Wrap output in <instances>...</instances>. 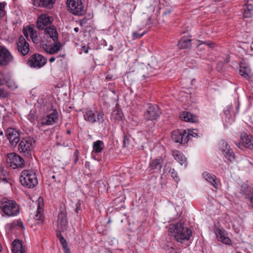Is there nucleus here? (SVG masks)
Masks as SVG:
<instances>
[{"label": "nucleus", "instance_id": "29", "mask_svg": "<svg viewBox=\"0 0 253 253\" xmlns=\"http://www.w3.org/2000/svg\"><path fill=\"white\" fill-rule=\"evenodd\" d=\"M93 151L95 153H100L104 148V143L101 140H97L93 143Z\"/></svg>", "mask_w": 253, "mask_h": 253}, {"label": "nucleus", "instance_id": "20", "mask_svg": "<svg viewBox=\"0 0 253 253\" xmlns=\"http://www.w3.org/2000/svg\"><path fill=\"white\" fill-rule=\"evenodd\" d=\"M12 251L13 253H26L22 241L19 240L13 242Z\"/></svg>", "mask_w": 253, "mask_h": 253}, {"label": "nucleus", "instance_id": "21", "mask_svg": "<svg viewBox=\"0 0 253 253\" xmlns=\"http://www.w3.org/2000/svg\"><path fill=\"white\" fill-rule=\"evenodd\" d=\"M171 153L174 159L180 165H186V158L181 152L177 150H173L171 151Z\"/></svg>", "mask_w": 253, "mask_h": 253}, {"label": "nucleus", "instance_id": "25", "mask_svg": "<svg viewBox=\"0 0 253 253\" xmlns=\"http://www.w3.org/2000/svg\"><path fill=\"white\" fill-rule=\"evenodd\" d=\"M94 113V110H92L90 108L86 109L84 114V120L90 124H94L95 119H93Z\"/></svg>", "mask_w": 253, "mask_h": 253}, {"label": "nucleus", "instance_id": "45", "mask_svg": "<svg viewBox=\"0 0 253 253\" xmlns=\"http://www.w3.org/2000/svg\"><path fill=\"white\" fill-rule=\"evenodd\" d=\"M144 34H145L144 33H143L142 34H139L136 32H134L132 33V37L134 39H138V38H140L141 37H142L144 35Z\"/></svg>", "mask_w": 253, "mask_h": 253}, {"label": "nucleus", "instance_id": "17", "mask_svg": "<svg viewBox=\"0 0 253 253\" xmlns=\"http://www.w3.org/2000/svg\"><path fill=\"white\" fill-rule=\"evenodd\" d=\"M186 131L176 130L173 131L171 138L174 142L181 144L187 143V138H185Z\"/></svg>", "mask_w": 253, "mask_h": 253}, {"label": "nucleus", "instance_id": "2", "mask_svg": "<svg viewBox=\"0 0 253 253\" xmlns=\"http://www.w3.org/2000/svg\"><path fill=\"white\" fill-rule=\"evenodd\" d=\"M169 231L175 240L180 243L188 241L192 234L191 230L183 222H177L169 225Z\"/></svg>", "mask_w": 253, "mask_h": 253}, {"label": "nucleus", "instance_id": "54", "mask_svg": "<svg viewBox=\"0 0 253 253\" xmlns=\"http://www.w3.org/2000/svg\"><path fill=\"white\" fill-rule=\"evenodd\" d=\"M170 12H171V11L170 10H168L164 12L163 14L166 15L170 14Z\"/></svg>", "mask_w": 253, "mask_h": 253}, {"label": "nucleus", "instance_id": "18", "mask_svg": "<svg viewBox=\"0 0 253 253\" xmlns=\"http://www.w3.org/2000/svg\"><path fill=\"white\" fill-rule=\"evenodd\" d=\"M56 0H32V3L36 7H42L51 8Z\"/></svg>", "mask_w": 253, "mask_h": 253}, {"label": "nucleus", "instance_id": "61", "mask_svg": "<svg viewBox=\"0 0 253 253\" xmlns=\"http://www.w3.org/2000/svg\"><path fill=\"white\" fill-rule=\"evenodd\" d=\"M81 22H83V23H85V20L84 19V18L82 20H81Z\"/></svg>", "mask_w": 253, "mask_h": 253}, {"label": "nucleus", "instance_id": "36", "mask_svg": "<svg viewBox=\"0 0 253 253\" xmlns=\"http://www.w3.org/2000/svg\"><path fill=\"white\" fill-rule=\"evenodd\" d=\"M199 136L198 134L195 132L194 130H190L189 133L186 132L185 138H187V142L190 139L192 138V137H197Z\"/></svg>", "mask_w": 253, "mask_h": 253}, {"label": "nucleus", "instance_id": "43", "mask_svg": "<svg viewBox=\"0 0 253 253\" xmlns=\"http://www.w3.org/2000/svg\"><path fill=\"white\" fill-rule=\"evenodd\" d=\"M7 95L8 94L7 91L4 89L0 88V97L5 98Z\"/></svg>", "mask_w": 253, "mask_h": 253}, {"label": "nucleus", "instance_id": "7", "mask_svg": "<svg viewBox=\"0 0 253 253\" xmlns=\"http://www.w3.org/2000/svg\"><path fill=\"white\" fill-rule=\"evenodd\" d=\"M66 3L73 14L82 15L84 13L82 0H67Z\"/></svg>", "mask_w": 253, "mask_h": 253}, {"label": "nucleus", "instance_id": "8", "mask_svg": "<svg viewBox=\"0 0 253 253\" xmlns=\"http://www.w3.org/2000/svg\"><path fill=\"white\" fill-rule=\"evenodd\" d=\"M6 162L13 169L21 168L25 164L24 159L15 153H11L7 155Z\"/></svg>", "mask_w": 253, "mask_h": 253}, {"label": "nucleus", "instance_id": "46", "mask_svg": "<svg viewBox=\"0 0 253 253\" xmlns=\"http://www.w3.org/2000/svg\"><path fill=\"white\" fill-rule=\"evenodd\" d=\"M59 241L62 247L67 246V242L63 237H61Z\"/></svg>", "mask_w": 253, "mask_h": 253}, {"label": "nucleus", "instance_id": "42", "mask_svg": "<svg viewBox=\"0 0 253 253\" xmlns=\"http://www.w3.org/2000/svg\"><path fill=\"white\" fill-rule=\"evenodd\" d=\"M129 138L126 135H124L123 140V146L126 147L129 145Z\"/></svg>", "mask_w": 253, "mask_h": 253}, {"label": "nucleus", "instance_id": "9", "mask_svg": "<svg viewBox=\"0 0 253 253\" xmlns=\"http://www.w3.org/2000/svg\"><path fill=\"white\" fill-rule=\"evenodd\" d=\"M16 48L18 52L23 56L27 55L30 51L29 44L22 35L18 37L16 42Z\"/></svg>", "mask_w": 253, "mask_h": 253}, {"label": "nucleus", "instance_id": "37", "mask_svg": "<svg viewBox=\"0 0 253 253\" xmlns=\"http://www.w3.org/2000/svg\"><path fill=\"white\" fill-rule=\"evenodd\" d=\"M220 149L223 154L225 151H227L228 149H230V146L226 142L222 141L220 143Z\"/></svg>", "mask_w": 253, "mask_h": 253}, {"label": "nucleus", "instance_id": "27", "mask_svg": "<svg viewBox=\"0 0 253 253\" xmlns=\"http://www.w3.org/2000/svg\"><path fill=\"white\" fill-rule=\"evenodd\" d=\"M93 119H95L94 123L103 124L105 122V115L101 111L94 110Z\"/></svg>", "mask_w": 253, "mask_h": 253}, {"label": "nucleus", "instance_id": "26", "mask_svg": "<svg viewBox=\"0 0 253 253\" xmlns=\"http://www.w3.org/2000/svg\"><path fill=\"white\" fill-rule=\"evenodd\" d=\"M216 237H217V240L219 241H220L226 245H229L231 244V240L230 239V238L228 237L225 236L224 231H223L221 230H219L218 233L216 234Z\"/></svg>", "mask_w": 253, "mask_h": 253}, {"label": "nucleus", "instance_id": "53", "mask_svg": "<svg viewBox=\"0 0 253 253\" xmlns=\"http://www.w3.org/2000/svg\"><path fill=\"white\" fill-rule=\"evenodd\" d=\"M56 58V57H51L49 59V61L50 62H53V61H54L55 60Z\"/></svg>", "mask_w": 253, "mask_h": 253}, {"label": "nucleus", "instance_id": "64", "mask_svg": "<svg viewBox=\"0 0 253 253\" xmlns=\"http://www.w3.org/2000/svg\"><path fill=\"white\" fill-rule=\"evenodd\" d=\"M52 178H53V179H54V178H55V175H53V176H52Z\"/></svg>", "mask_w": 253, "mask_h": 253}, {"label": "nucleus", "instance_id": "55", "mask_svg": "<svg viewBox=\"0 0 253 253\" xmlns=\"http://www.w3.org/2000/svg\"><path fill=\"white\" fill-rule=\"evenodd\" d=\"M0 137L4 139V134L2 130H0Z\"/></svg>", "mask_w": 253, "mask_h": 253}, {"label": "nucleus", "instance_id": "22", "mask_svg": "<svg viewBox=\"0 0 253 253\" xmlns=\"http://www.w3.org/2000/svg\"><path fill=\"white\" fill-rule=\"evenodd\" d=\"M180 118L183 121L190 123H196L198 120L196 116L187 111L182 112Z\"/></svg>", "mask_w": 253, "mask_h": 253}, {"label": "nucleus", "instance_id": "33", "mask_svg": "<svg viewBox=\"0 0 253 253\" xmlns=\"http://www.w3.org/2000/svg\"><path fill=\"white\" fill-rule=\"evenodd\" d=\"M223 154L230 162H233L235 160V155L230 148L225 151Z\"/></svg>", "mask_w": 253, "mask_h": 253}, {"label": "nucleus", "instance_id": "49", "mask_svg": "<svg viewBox=\"0 0 253 253\" xmlns=\"http://www.w3.org/2000/svg\"><path fill=\"white\" fill-rule=\"evenodd\" d=\"M23 33L25 37H26V38L28 40V37L30 36L28 32L26 30L25 27H24L23 29Z\"/></svg>", "mask_w": 253, "mask_h": 253}, {"label": "nucleus", "instance_id": "39", "mask_svg": "<svg viewBox=\"0 0 253 253\" xmlns=\"http://www.w3.org/2000/svg\"><path fill=\"white\" fill-rule=\"evenodd\" d=\"M30 37L31 39L32 40V41L34 43H38L39 42V40L38 38V36L36 30L34 33H33L32 34H31L30 36Z\"/></svg>", "mask_w": 253, "mask_h": 253}, {"label": "nucleus", "instance_id": "23", "mask_svg": "<svg viewBox=\"0 0 253 253\" xmlns=\"http://www.w3.org/2000/svg\"><path fill=\"white\" fill-rule=\"evenodd\" d=\"M58 40L54 42L55 43L53 45L46 46L44 47L45 51L47 53L50 54H53L58 52L61 48V43L59 42H57Z\"/></svg>", "mask_w": 253, "mask_h": 253}, {"label": "nucleus", "instance_id": "31", "mask_svg": "<svg viewBox=\"0 0 253 253\" xmlns=\"http://www.w3.org/2000/svg\"><path fill=\"white\" fill-rule=\"evenodd\" d=\"M253 16V5L249 4L246 5L244 8L243 16L245 18H251Z\"/></svg>", "mask_w": 253, "mask_h": 253}, {"label": "nucleus", "instance_id": "48", "mask_svg": "<svg viewBox=\"0 0 253 253\" xmlns=\"http://www.w3.org/2000/svg\"><path fill=\"white\" fill-rule=\"evenodd\" d=\"M74 156L75 157V163H76L79 160V152L78 150H76L74 152Z\"/></svg>", "mask_w": 253, "mask_h": 253}, {"label": "nucleus", "instance_id": "40", "mask_svg": "<svg viewBox=\"0 0 253 253\" xmlns=\"http://www.w3.org/2000/svg\"><path fill=\"white\" fill-rule=\"evenodd\" d=\"M25 28H26V30L27 31V32H28L30 36L35 31V30L34 29V26L33 25H30L27 26L25 27Z\"/></svg>", "mask_w": 253, "mask_h": 253}, {"label": "nucleus", "instance_id": "4", "mask_svg": "<svg viewBox=\"0 0 253 253\" xmlns=\"http://www.w3.org/2000/svg\"><path fill=\"white\" fill-rule=\"evenodd\" d=\"M20 182L24 187L33 188L38 184L37 178L35 173L30 170H24L20 176Z\"/></svg>", "mask_w": 253, "mask_h": 253}, {"label": "nucleus", "instance_id": "30", "mask_svg": "<svg viewBox=\"0 0 253 253\" xmlns=\"http://www.w3.org/2000/svg\"><path fill=\"white\" fill-rule=\"evenodd\" d=\"M43 210L40 207V205L39 204L38 209L37 211V213L35 216V219L37 221H38L37 223L38 224H41L42 223L43 221V215L42 213Z\"/></svg>", "mask_w": 253, "mask_h": 253}, {"label": "nucleus", "instance_id": "35", "mask_svg": "<svg viewBox=\"0 0 253 253\" xmlns=\"http://www.w3.org/2000/svg\"><path fill=\"white\" fill-rule=\"evenodd\" d=\"M239 74L245 78L248 79L250 77L249 72L247 68L241 67L239 71Z\"/></svg>", "mask_w": 253, "mask_h": 253}, {"label": "nucleus", "instance_id": "16", "mask_svg": "<svg viewBox=\"0 0 253 253\" xmlns=\"http://www.w3.org/2000/svg\"><path fill=\"white\" fill-rule=\"evenodd\" d=\"M163 160L161 158L152 159L149 163L148 171L151 173L159 172L162 167Z\"/></svg>", "mask_w": 253, "mask_h": 253}, {"label": "nucleus", "instance_id": "44", "mask_svg": "<svg viewBox=\"0 0 253 253\" xmlns=\"http://www.w3.org/2000/svg\"><path fill=\"white\" fill-rule=\"evenodd\" d=\"M4 4L0 2V18L4 15Z\"/></svg>", "mask_w": 253, "mask_h": 253}, {"label": "nucleus", "instance_id": "60", "mask_svg": "<svg viewBox=\"0 0 253 253\" xmlns=\"http://www.w3.org/2000/svg\"><path fill=\"white\" fill-rule=\"evenodd\" d=\"M3 140V139H2L1 137H0V146L1 145L2 142Z\"/></svg>", "mask_w": 253, "mask_h": 253}, {"label": "nucleus", "instance_id": "24", "mask_svg": "<svg viewBox=\"0 0 253 253\" xmlns=\"http://www.w3.org/2000/svg\"><path fill=\"white\" fill-rule=\"evenodd\" d=\"M242 195H245V198L248 199L251 203H253V188L247 186L242 187L240 192Z\"/></svg>", "mask_w": 253, "mask_h": 253}, {"label": "nucleus", "instance_id": "50", "mask_svg": "<svg viewBox=\"0 0 253 253\" xmlns=\"http://www.w3.org/2000/svg\"><path fill=\"white\" fill-rule=\"evenodd\" d=\"M88 47H86L85 45L82 46V51L84 52L85 53H87L88 52Z\"/></svg>", "mask_w": 253, "mask_h": 253}, {"label": "nucleus", "instance_id": "51", "mask_svg": "<svg viewBox=\"0 0 253 253\" xmlns=\"http://www.w3.org/2000/svg\"><path fill=\"white\" fill-rule=\"evenodd\" d=\"M64 253H71L69 248L68 247V245L62 247Z\"/></svg>", "mask_w": 253, "mask_h": 253}, {"label": "nucleus", "instance_id": "56", "mask_svg": "<svg viewBox=\"0 0 253 253\" xmlns=\"http://www.w3.org/2000/svg\"><path fill=\"white\" fill-rule=\"evenodd\" d=\"M2 181L5 182V183H7L8 182V180L6 178H3L2 179Z\"/></svg>", "mask_w": 253, "mask_h": 253}, {"label": "nucleus", "instance_id": "19", "mask_svg": "<svg viewBox=\"0 0 253 253\" xmlns=\"http://www.w3.org/2000/svg\"><path fill=\"white\" fill-rule=\"evenodd\" d=\"M203 177L210 183H211L215 188H217L218 184L217 178L215 175L210 173L207 171H205L203 173Z\"/></svg>", "mask_w": 253, "mask_h": 253}, {"label": "nucleus", "instance_id": "11", "mask_svg": "<svg viewBox=\"0 0 253 253\" xmlns=\"http://www.w3.org/2000/svg\"><path fill=\"white\" fill-rule=\"evenodd\" d=\"M5 136L12 146H16L20 140L19 132L14 128H7L5 132Z\"/></svg>", "mask_w": 253, "mask_h": 253}, {"label": "nucleus", "instance_id": "34", "mask_svg": "<svg viewBox=\"0 0 253 253\" xmlns=\"http://www.w3.org/2000/svg\"><path fill=\"white\" fill-rule=\"evenodd\" d=\"M122 113L119 110H115L112 114V117L117 121H120L122 118Z\"/></svg>", "mask_w": 253, "mask_h": 253}, {"label": "nucleus", "instance_id": "41", "mask_svg": "<svg viewBox=\"0 0 253 253\" xmlns=\"http://www.w3.org/2000/svg\"><path fill=\"white\" fill-rule=\"evenodd\" d=\"M198 45H200L202 44H204L210 47H213V42H203L202 41H198Z\"/></svg>", "mask_w": 253, "mask_h": 253}, {"label": "nucleus", "instance_id": "6", "mask_svg": "<svg viewBox=\"0 0 253 253\" xmlns=\"http://www.w3.org/2000/svg\"><path fill=\"white\" fill-rule=\"evenodd\" d=\"M46 59L39 53H35L28 59L27 64L31 68H40L46 63Z\"/></svg>", "mask_w": 253, "mask_h": 253}, {"label": "nucleus", "instance_id": "5", "mask_svg": "<svg viewBox=\"0 0 253 253\" xmlns=\"http://www.w3.org/2000/svg\"><path fill=\"white\" fill-rule=\"evenodd\" d=\"M33 139L30 137L22 139L18 145L19 152L22 153L24 156L31 157L33 149Z\"/></svg>", "mask_w": 253, "mask_h": 253}, {"label": "nucleus", "instance_id": "58", "mask_svg": "<svg viewBox=\"0 0 253 253\" xmlns=\"http://www.w3.org/2000/svg\"><path fill=\"white\" fill-rule=\"evenodd\" d=\"M79 30V28L78 27H76V28H74V31L76 32H78Z\"/></svg>", "mask_w": 253, "mask_h": 253}, {"label": "nucleus", "instance_id": "1", "mask_svg": "<svg viewBox=\"0 0 253 253\" xmlns=\"http://www.w3.org/2000/svg\"><path fill=\"white\" fill-rule=\"evenodd\" d=\"M53 21L52 17L47 14L42 13L38 18L37 27L39 30H44V33L48 35L54 42L58 40L57 33L53 26H50Z\"/></svg>", "mask_w": 253, "mask_h": 253}, {"label": "nucleus", "instance_id": "57", "mask_svg": "<svg viewBox=\"0 0 253 253\" xmlns=\"http://www.w3.org/2000/svg\"><path fill=\"white\" fill-rule=\"evenodd\" d=\"M64 56H65V54H62V55L60 54L59 55H58L56 57V58H59V57H64Z\"/></svg>", "mask_w": 253, "mask_h": 253}, {"label": "nucleus", "instance_id": "13", "mask_svg": "<svg viewBox=\"0 0 253 253\" xmlns=\"http://www.w3.org/2000/svg\"><path fill=\"white\" fill-rule=\"evenodd\" d=\"M68 219L67 213L65 210H61L58 216L57 230L63 232L67 229Z\"/></svg>", "mask_w": 253, "mask_h": 253}, {"label": "nucleus", "instance_id": "52", "mask_svg": "<svg viewBox=\"0 0 253 253\" xmlns=\"http://www.w3.org/2000/svg\"><path fill=\"white\" fill-rule=\"evenodd\" d=\"M57 233H56V236H57V237L59 240L60 239V237H63V236H62V235L61 234V232H59L57 229Z\"/></svg>", "mask_w": 253, "mask_h": 253}, {"label": "nucleus", "instance_id": "32", "mask_svg": "<svg viewBox=\"0 0 253 253\" xmlns=\"http://www.w3.org/2000/svg\"><path fill=\"white\" fill-rule=\"evenodd\" d=\"M252 165V163L247 159L243 158L239 162L238 167L239 169L242 170L245 168H250Z\"/></svg>", "mask_w": 253, "mask_h": 253}, {"label": "nucleus", "instance_id": "15", "mask_svg": "<svg viewBox=\"0 0 253 253\" xmlns=\"http://www.w3.org/2000/svg\"><path fill=\"white\" fill-rule=\"evenodd\" d=\"M241 142L237 144L239 148L243 149L244 147H246L250 149H253V143L251 135H248L246 133H243L241 135Z\"/></svg>", "mask_w": 253, "mask_h": 253}, {"label": "nucleus", "instance_id": "14", "mask_svg": "<svg viewBox=\"0 0 253 253\" xmlns=\"http://www.w3.org/2000/svg\"><path fill=\"white\" fill-rule=\"evenodd\" d=\"M58 114L56 110L48 115L45 119H42L41 122L38 124V126L40 128L43 126L51 125L55 123L58 120Z\"/></svg>", "mask_w": 253, "mask_h": 253}, {"label": "nucleus", "instance_id": "59", "mask_svg": "<svg viewBox=\"0 0 253 253\" xmlns=\"http://www.w3.org/2000/svg\"><path fill=\"white\" fill-rule=\"evenodd\" d=\"M113 49V47L112 45H110L109 48V50H112Z\"/></svg>", "mask_w": 253, "mask_h": 253}, {"label": "nucleus", "instance_id": "12", "mask_svg": "<svg viewBox=\"0 0 253 253\" xmlns=\"http://www.w3.org/2000/svg\"><path fill=\"white\" fill-rule=\"evenodd\" d=\"M13 59L9 51L5 47L0 45V65L6 66Z\"/></svg>", "mask_w": 253, "mask_h": 253}, {"label": "nucleus", "instance_id": "10", "mask_svg": "<svg viewBox=\"0 0 253 253\" xmlns=\"http://www.w3.org/2000/svg\"><path fill=\"white\" fill-rule=\"evenodd\" d=\"M161 114L160 109L158 105L150 104L148 106L144 116L146 119L153 121L158 119Z\"/></svg>", "mask_w": 253, "mask_h": 253}, {"label": "nucleus", "instance_id": "28", "mask_svg": "<svg viewBox=\"0 0 253 253\" xmlns=\"http://www.w3.org/2000/svg\"><path fill=\"white\" fill-rule=\"evenodd\" d=\"M178 45L181 49L189 48L191 46V40L188 38L182 39L179 41Z\"/></svg>", "mask_w": 253, "mask_h": 253}, {"label": "nucleus", "instance_id": "63", "mask_svg": "<svg viewBox=\"0 0 253 253\" xmlns=\"http://www.w3.org/2000/svg\"><path fill=\"white\" fill-rule=\"evenodd\" d=\"M56 144H57V145H60V143H59V142H57V143H56Z\"/></svg>", "mask_w": 253, "mask_h": 253}, {"label": "nucleus", "instance_id": "47", "mask_svg": "<svg viewBox=\"0 0 253 253\" xmlns=\"http://www.w3.org/2000/svg\"><path fill=\"white\" fill-rule=\"evenodd\" d=\"M80 210H81V203H80V201H78L77 203L76 204V208L75 209V211L76 213H78Z\"/></svg>", "mask_w": 253, "mask_h": 253}, {"label": "nucleus", "instance_id": "62", "mask_svg": "<svg viewBox=\"0 0 253 253\" xmlns=\"http://www.w3.org/2000/svg\"><path fill=\"white\" fill-rule=\"evenodd\" d=\"M67 134H70L71 133V131L70 130H67Z\"/></svg>", "mask_w": 253, "mask_h": 253}, {"label": "nucleus", "instance_id": "3", "mask_svg": "<svg viewBox=\"0 0 253 253\" xmlns=\"http://www.w3.org/2000/svg\"><path fill=\"white\" fill-rule=\"evenodd\" d=\"M0 208L2 212L9 217L17 215L19 212L17 203L14 201L5 198L1 200Z\"/></svg>", "mask_w": 253, "mask_h": 253}, {"label": "nucleus", "instance_id": "38", "mask_svg": "<svg viewBox=\"0 0 253 253\" xmlns=\"http://www.w3.org/2000/svg\"><path fill=\"white\" fill-rule=\"evenodd\" d=\"M169 172L170 173V175L173 179L176 181H178L179 180V177L177 176V173L174 169H170Z\"/></svg>", "mask_w": 253, "mask_h": 253}]
</instances>
